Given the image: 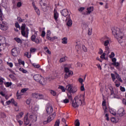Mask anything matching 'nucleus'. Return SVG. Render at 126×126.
I'll return each mask as SVG.
<instances>
[{
    "label": "nucleus",
    "mask_w": 126,
    "mask_h": 126,
    "mask_svg": "<svg viewBox=\"0 0 126 126\" xmlns=\"http://www.w3.org/2000/svg\"><path fill=\"white\" fill-rule=\"evenodd\" d=\"M112 32L115 38L117 39L119 43L121 44V46H124V40L123 37H124V33L121 32V30L119 28H113L112 29Z\"/></svg>",
    "instance_id": "f257e3e1"
},
{
    "label": "nucleus",
    "mask_w": 126,
    "mask_h": 126,
    "mask_svg": "<svg viewBox=\"0 0 126 126\" xmlns=\"http://www.w3.org/2000/svg\"><path fill=\"white\" fill-rule=\"evenodd\" d=\"M84 97H85L84 94H80L75 96L72 100V107L73 108H78L79 106H81V104L84 103V101H85Z\"/></svg>",
    "instance_id": "f03ea898"
},
{
    "label": "nucleus",
    "mask_w": 126,
    "mask_h": 126,
    "mask_svg": "<svg viewBox=\"0 0 126 126\" xmlns=\"http://www.w3.org/2000/svg\"><path fill=\"white\" fill-rule=\"evenodd\" d=\"M67 87V91L69 93V94H67L68 99L69 100L72 101V94H71V93L73 94V93H76L77 92V88L76 86H72V85H68Z\"/></svg>",
    "instance_id": "7ed1b4c3"
},
{
    "label": "nucleus",
    "mask_w": 126,
    "mask_h": 126,
    "mask_svg": "<svg viewBox=\"0 0 126 126\" xmlns=\"http://www.w3.org/2000/svg\"><path fill=\"white\" fill-rule=\"evenodd\" d=\"M56 112H54L53 114L51 115L47 119V121H44L43 122V125H47L48 123H51L55 118H56Z\"/></svg>",
    "instance_id": "20e7f679"
},
{
    "label": "nucleus",
    "mask_w": 126,
    "mask_h": 126,
    "mask_svg": "<svg viewBox=\"0 0 126 126\" xmlns=\"http://www.w3.org/2000/svg\"><path fill=\"white\" fill-rule=\"evenodd\" d=\"M26 27V25L25 24H23L21 27V34L22 36L24 37H26V38H27L28 37V35H26V32H25V28Z\"/></svg>",
    "instance_id": "39448f33"
},
{
    "label": "nucleus",
    "mask_w": 126,
    "mask_h": 126,
    "mask_svg": "<svg viewBox=\"0 0 126 126\" xmlns=\"http://www.w3.org/2000/svg\"><path fill=\"white\" fill-rule=\"evenodd\" d=\"M11 54L13 57H17L19 54V51L17 48H13L11 50Z\"/></svg>",
    "instance_id": "423d86ee"
},
{
    "label": "nucleus",
    "mask_w": 126,
    "mask_h": 126,
    "mask_svg": "<svg viewBox=\"0 0 126 126\" xmlns=\"http://www.w3.org/2000/svg\"><path fill=\"white\" fill-rule=\"evenodd\" d=\"M36 36L35 35H32L31 36V40L32 42H34L36 44H39L40 43V40L38 38H36Z\"/></svg>",
    "instance_id": "0eeeda50"
},
{
    "label": "nucleus",
    "mask_w": 126,
    "mask_h": 126,
    "mask_svg": "<svg viewBox=\"0 0 126 126\" xmlns=\"http://www.w3.org/2000/svg\"><path fill=\"white\" fill-rule=\"evenodd\" d=\"M30 121H31V122H32V123H35V122H36L37 121V115H31L30 116Z\"/></svg>",
    "instance_id": "6e6552de"
},
{
    "label": "nucleus",
    "mask_w": 126,
    "mask_h": 126,
    "mask_svg": "<svg viewBox=\"0 0 126 126\" xmlns=\"http://www.w3.org/2000/svg\"><path fill=\"white\" fill-rule=\"evenodd\" d=\"M24 123L26 126H28L29 123H30V120L28 118V113L24 117Z\"/></svg>",
    "instance_id": "1a4fd4ad"
},
{
    "label": "nucleus",
    "mask_w": 126,
    "mask_h": 126,
    "mask_svg": "<svg viewBox=\"0 0 126 126\" xmlns=\"http://www.w3.org/2000/svg\"><path fill=\"white\" fill-rule=\"evenodd\" d=\"M42 78V76H41V75H39V74L34 75L33 76V78H34V80L35 81H37V82H39Z\"/></svg>",
    "instance_id": "9d476101"
},
{
    "label": "nucleus",
    "mask_w": 126,
    "mask_h": 126,
    "mask_svg": "<svg viewBox=\"0 0 126 126\" xmlns=\"http://www.w3.org/2000/svg\"><path fill=\"white\" fill-rule=\"evenodd\" d=\"M54 18L55 21H58V18H59V13H58L57 9H54Z\"/></svg>",
    "instance_id": "9b49d317"
},
{
    "label": "nucleus",
    "mask_w": 126,
    "mask_h": 126,
    "mask_svg": "<svg viewBox=\"0 0 126 126\" xmlns=\"http://www.w3.org/2000/svg\"><path fill=\"white\" fill-rule=\"evenodd\" d=\"M53 111H54V109H53V107L51 106H49L46 108V112L48 115H50V114H52V113H53Z\"/></svg>",
    "instance_id": "f8f14e48"
},
{
    "label": "nucleus",
    "mask_w": 126,
    "mask_h": 126,
    "mask_svg": "<svg viewBox=\"0 0 126 126\" xmlns=\"http://www.w3.org/2000/svg\"><path fill=\"white\" fill-rule=\"evenodd\" d=\"M61 13L63 16H67L68 15V11L66 9H64L61 12Z\"/></svg>",
    "instance_id": "ddd939ff"
},
{
    "label": "nucleus",
    "mask_w": 126,
    "mask_h": 126,
    "mask_svg": "<svg viewBox=\"0 0 126 126\" xmlns=\"http://www.w3.org/2000/svg\"><path fill=\"white\" fill-rule=\"evenodd\" d=\"M38 82L39 83L41 84V85H46V84H47V80H45V78L42 77V78Z\"/></svg>",
    "instance_id": "4468645a"
},
{
    "label": "nucleus",
    "mask_w": 126,
    "mask_h": 126,
    "mask_svg": "<svg viewBox=\"0 0 126 126\" xmlns=\"http://www.w3.org/2000/svg\"><path fill=\"white\" fill-rule=\"evenodd\" d=\"M118 115L119 117H123L125 115V110L120 109L118 111Z\"/></svg>",
    "instance_id": "2eb2a0df"
},
{
    "label": "nucleus",
    "mask_w": 126,
    "mask_h": 126,
    "mask_svg": "<svg viewBox=\"0 0 126 126\" xmlns=\"http://www.w3.org/2000/svg\"><path fill=\"white\" fill-rule=\"evenodd\" d=\"M73 74V72L70 71L68 73L65 74L64 78L66 79L68 78L71 75Z\"/></svg>",
    "instance_id": "dca6fc26"
},
{
    "label": "nucleus",
    "mask_w": 126,
    "mask_h": 126,
    "mask_svg": "<svg viewBox=\"0 0 126 126\" xmlns=\"http://www.w3.org/2000/svg\"><path fill=\"white\" fill-rule=\"evenodd\" d=\"M41 9L42 11H43L44 12H46V11H48V9L47 8V4L45 5H41Z\"/></svg>",
    "instance_id": "f3484780"
},
{
    "label": "nucleus",
    "mask_w": 126,
    "mask_h": 126,
    "mask_svg": "<svg viewBox=\"0 0 126 126\" xmlns=\"http://www.w3.org/2000/svg\"><path fill=\"white\" fill-rule=\"evenodd\" d=\"M34 95H35V97L38 99H44V96L43 94H34Z\"/></svg>",
    "instance_id": "a211bd4d"
},
{
    "label": "nucleus",
    "mask_w": 126,
    "mask_h": 126,
    "mask_svg": "<svg viewBox=\"0 0 126 126\" xmlns=\"http://www.w3.org/2000/svg\"><path fill=\"white\" fill-rule=\"evenodd\" d=\"M66 25L69 27H71V25H72V21L71 20V19H68V21L66 23Z\"/></svg>",
    "instance_id": "6ab92c4d"
},
{
    "label": "nucleus",
    "mask_w": 126,
    "mask_h": 126,
    "mask_svg": "<svg viewBox=\"0 0 126 126\" xmlns=\"http://www.w3.org/2000/svg\"><path fill=\"white\" fill-rule=\"evenodd\" d=\"M87 10L88 13H89V14H90V13H91V12H92V11L94 10V7H93V6L90 7L89 8H88Z\"/></svg>",
    "instance_id": "aec40b11"
},
{
    "label": "nucleus",
    "mask_w": 126,
    "mask_h": 126,
    "mask_svg": "<svg viewBox=\"0 0 126 126\" xmlns=\"http://www.w3.org/2000/svg\"><path fill=\"white\" fill-rule=\"evenodd\" d=\"M23 115H24V113H23V112H21L18 115H17L16 117L18 119H21Z\"/></svg>",
    "instance_id": "412c9836"
},
{
    "label": "nucleus",
    "mask_w": 126,
    "mask_h": 126,
    "mask_svg": "<svg viewBox=\"0 0 126 126\" xmlns=\"http://www.w3.org/2000/svg\"><path fill=\"white\" fill-rule=\"evenodd\" d=\"M39 3L40 5H44L45 4H47V1L46 0H41Z\"/></svg>",
    "instance_id": "4be33fe9"
},
{
    "label": "nucleus",
    "mask_w": 126,
    "mask_h": 126,
    "mask_svg": "<svg viewBox=\"0 0 126 126\" xmlns=\"http://www.w3.org/2000/svg\"><path fill=\"white\" fill-rule=\"evenodd\" d=\"M116 78L119 80V81H120L122 83H123V80L122 79V78H121V76H120V75L119 74H117L116 75Z\"/></svg>",
    "instance_id": "5701e85b"
},
{
    "label": "nucleus",
    "mask_w": 126,
    "mask_h": 126,
    "mask_svg": "<svg viewBox=\"0 0 126 126\" xmlns=\"http://www.w3.org/2000/svg\"><path fill=\"white\" fill-rule=\"evenodd\" d=\"M62 43L63 44H67V37H64L62 39Z\"/></svg>",
    "instance_id": "b1692460"
},
{
    "label": "nucleus",
    "mask_w": 126,
    "mask_h": 126,
    "mask_svg": "<svg viewBox=\"0 0 126 126\" xmlns=\"http://www.w3.org/2000/svg\"><path fill=\"white\" fill-rule=\"evenodd\" d=\"M5 85L6 87H10V86H11L12 85V83L7 82L5 83Z\"/></svg>",
    "instance_id": "393cba45"
},
{
    "label": "nucleus",
    "mask_w": 126,
    "mask_h": 126,
    "mask_svg": "<svg viewBox=\"0 0 126 126\" xmlns=\"http://www.w3.org/2000/svg\"><path fill=\"white\" fill-rule=\"evenodd\" d=\"M75 126H80V122H79V120L76 119L75 121Z\"/></svg>",
    "instance_id": "a878e982"
},
{
    "label": "nucleus",
    "mask_w": 126,
    "mask_h": 126,
    "mask_svg": "<svg viewBox=\"0 0 126 126\" xmlns=\"http://www.w3.org/2000/svg\"><path fill=\"white\" fill-rule=\"evenodd\" d=\"M49 92L51 94H52V95H53V96H56L57 95V93L56 92H55L54 91L50 90L49 91Z\"/></svg>",
    "instance_id": "bb28decb"
},
{
    "label": "nucleus",
    "mask_w": 126,
    "mask_h": 126,
    "mask_svg": "<svg viewBox=\"0 0 126 126\" xmlns=\"http://www.w3.org/2000/svg\"><path fill=\"white\" fill-rule=\"evenodd\" d=\"M9 77L11 78V79H13V80H15L16 79V77H15V76H14L13 74H10L9 75Z\"/></svg>",
    "instance_id": "cd10ccee"
},
{
    "label": "nucleus",
    "mask_w": 126,
    "mask_h": 126,
    "mask_svg": "<svg viewBox=\"0 0 126 126\" xmlns=\"http://www.w3.org/2000/svg\"><path fill=\"white\" fill-rule=\"evenodd\" d=\"M59 89H61L62 92H65V89H64V87L63 86H60L58 87Z\"/></svg>",
    "instance_id": "c85d7f7f"
},
{
    "label": "nucleus",
    "mask_w": 126,
    "mask_h": 126,
    "mask_svg": "<svg viewBox=\"0 0 126 126\" xmlns=\"http://www.w3.org/2000/svg\"><path fill=\"white\" fill-rule=\"evenodd\" d=\"M34 10L36 12L37 15H40V10L37 7L34 8Z\"/></svg>",
    "instance_id": "c756f323"
},
{
    "label": "nucleus",
    "mask_w": 126,
    "mask_h": 126,
    "mask_svg": "<svg viewBox=\"0 0 126 126\" xmlns=\"http://www.w3.org/2000/svg\"><path fill=\"white\" fill-rule=\"evenodd\" d=\"M105 51L107 54H110V52H111V50H110V48L108 46H105Z\"/></svg>",
    "instance_id": "7c9ffc66"
},
{
    "label": "nucleus",
    "mask_w": 126,
    "mask_h": 126,
    "mask_svg": "<svg viewBox=\"0 0 126 126\" xmlns=\"http://www.w3.org/2000/svg\"><path fill=\"white\" fill-rule=\"evenodd\" d=\"M64 62H65V57L61 58L59 63H63Z\"/></svg>",
    "instance_id": "2f4dec72"
},
{
    "label": "nucleus",
    "mask_w": 126,
    "mask_h": 126,
    "mask_svg": "<svg viewBox=\"0 0 126 126\" xmlns=\"http://www.w3.org/2000/svg\"><path fill=\"white\" fill-rule=\"evenodd\" d=\"M111 64L112 65H114V66H116L117 67L119 66V65H120V63H117V62L113 63H111Z\"/></svg>",
    "instance_id": "473e14b6"
},
{
    "label": "nucleus",
    "mask_w": 126,
    "mask_h": 126,
    "mask_svg": "<svg viewBox=\"0 0 126 126\" xmlns=\"http://www.w3.org/2000/svg\"><path fill=\"white\" fill-rule=\"evenodd\" d=\"M18 62L19 64H23V65H24V64H25V63L24 62V61H22V60H21V59H19L18 60Z\"/></svg>",
    "instance_id": "72a5a7b5"
},
{
    "label": "nucleus",
    "mask_w": 126,
    "mask_h": 126,
    "mask_svg": "<svg viewBox=\"0 0 126 126\" xmlns=\"http://www.w3.org/2000/svg\"><path fill=\"white\" fill-rule=\"evenodd\" d=\"M32 65L33 66H34V67H35L36 68H39V67H40V65L39 64H36V63H32Z\"/></svg>",
    "instance_id": "f704fd0d"
},
{
    "label": "nucleus",
    "mask_w": 126,
    "mask_h": 126,
    "mask_svg": "<svg viewBox=\"0 0 126 126\" xmlns=\"http://www.w3.org/2000/svg\"><path fill=\"white\" fill-rule=\"evenodd\" d=\"M111 76L113 81H115V80L116 79V77L115 76V74L111 73Z\"/></svg>",
    "instance_id": "c9c22d12"
},
{
    "label": "nucleus",
    "mask_w": 126,
    "mask_h": 126,
    "mask_svg": "<svg viewBox=\"0 0 126 126\" xmlns=\"http://www.w3.org/2000/svg\"><path fill=\"white\" fill-rule=\"evenodd\" d=\"M14 39L16 42H17V43H21V42H22V40H21L19 38H15Z\"/></svg>",
    "instance_id": "e433bc0d"
},
{
    "label": "nucleus",
    "mask_w": 126,
    "mask_h": 126,
    "mask_svg": "<svg viewBox=\"0 0 126 126\" xmlns=\"http://www.w3.org/2000/svg\"><path fill=\"white\" fill-rule=\"evenodd\" d=\"M64 71L66 73H68V72H69V71H69V69L67 67H65L64 68Z\"/></svg>",
    "instance_id": "4c0bfd02"
},
{
    "label": "nucleus",
    "mask_w": 126,
    "mask_h": 126,
    "mask_svg": "<svg viewBox=\"0 0 126 126\" xmlns=\"http://www.w3.org/2000/svg\"><path fill=\"white\" fill-rule=\"evenodd\" d=\"M54 126H60V120H58L56 121Z\"/></svg>",
    "instance_id": "58836bf2"
},
{
    "label": "nucleus",
    "mask_w": 126,
    "mask_h": 126,
    "mask_svg": "<svg viewBox=\"0 0 126 126\" xmlns=\"http://www.w3.org/2000/svg\"><path fill=\"white\" fill-rule=\"evenodd\" d=\"M105 56H106V53H104L103 54H102L100 56V59H103L104 60H106V58L105 57Z\"/></svg>",
    "instance_id": "ea45409f"
},
{
    "label": "nucleus",
    "mask_w": 126,
    "mask_h": 126,
    "mask_svg": "<svg viewBox=\"0 0 126 126\" xmlns=\"http://www.w3.org/2000/svg\"><path fill=\"white\" fill-rule=\"evenodd\" d=\"M110 43V41H109V40H106L104 41V46H108V44H109Z\"/></svg>",
    "instance_id": "a19ab883"
},
{
    "label": "nucleus",
    "mask_w": 126,
    "mask_h": 126,
    "mask_svg": "<svg viewBox=\"0 0 126 126\" xmlns=\"http://www.w3.org/2000/svg\"><path fill=\"white\" fill-rule=\"evenodd\" d=\"M78 81H79V82L80 83L81 85H83V79H82L81 78H79V79H78Z\"/></svg>",
    "instance_id": "79ce46f5"
},
{
    "label": "nucleus",
    "mask_w": 126,
    "mask_h": 126,
    "mask_svg": "<svg viewBox=\"0 0 126 126\" xmlns=\"http://www.w3.org/2000/svg\"><path fill=\"white\" fill-rule=\"evenodd\" d=\"M17 20H18V21H19L20 22H23V21H24V19H22L21 18V17H17Z\"/></svg>",
    "instance_id": "37998d69"
},
{
    "label": "nucleus",
    "mask_w": 126,
    "mask_h": 126,
    "mask_svg": "<svg viewBox=\"0 0 126 126\" xmlns=\"http://www.w3.org/2000/svg\"><path fill=\"white\" fill-rule=\"evenodd\" d=\"M115 57V53L114 52H111V55H109L110 59H113Z\"/></svg>",
    "instance_id": "c03bdc74"
},
{
    "label": "nucleus",
    "mask_w": 126,
    "mask_h": 126,
    "mask_svg": "<svg viewBox=\"0 0 126 126\" xmlns=\"http://www.w3.org/2000/svg\"><path fill=\"white\" fill-rule=\"evenodd\" d=\"M63 102L64 104H67V103L69 102V100L68 99H65L63 100Z\"/></svg>",
    "instance_id": "a18cd8bd"
},
{
    "label": "nucleus",
    "mask_w": 126,
    "mask_h": 126,
    "mask_svg": "<svg viewBox=\"0 0 126 126\" xmlns=\"http://www.w3.org/2000/svg\"><path fill=\"white\" fill-rule=\"evenodd\" d=\"M15 27H16L17 28H19V29H20V26H19V24H18V22H16L15 24Z\"/></svg>",
    "instance_id": "49530a36"
},
{
    "label": "nucleus",
    "mask_w": 126,
    "mask_h": 126,
    "mask_svg": "<svg viewBox=\"0 0 126 126\" xmlns=\"http://www.w3.org/2000/svg\"><path fill=\"white\" fill-rule=\"evenodd\" d=\"M26 91H27V89H26V88H24V89H23L21 90V92L22 93H25V92H26Z\"/></svg>",
    "instance_id": "de8ad7c7"
},
{
    "label": "nucleus",
    "mask_w": 126,
    "mask_h": 126,
    "mask_svg": "<svg viewBox=\"0 0 126 126\" xmlns=\"http://www.w3.org/2000/svg\"><path fill=\"white\" fill-rule=\"evenodd\" d=\"M84 9H85V8L82 7H80V8H79L78 11H80L81 12H82V11H83V10H84Z\"/></svg>",
    "instance_id": "09e8293b"
},
{
    "label": "nucleus",
    "mask_w": 126,
    "mask_h": 126,
    "mask_svg": "<svg viewBox=\"0 0 126 126\" xmlns=\"http://www.w3.org/2000/svg\"><path fill=\"white\" fill-rule=\"evenodd\" d=\"M21 5H22L21 2H18L17 4V7H21Z\"/></svg>",
    "instance_id": "8fccbe9b"
},
{
    "label": "nucleus",
    "mask_w": 126,
    "mask_h": 126,
    "mask_svg": "<svg viewBox=\"0 0 126 126\" xmlns=\"http://www.w3.org/2000/svg\"><path fill=\"white\" fill-rule=\"evenodd\" d=\"M82 49L84 52H87V48L85 47V45H82Z\"/></svg>",
    "instance_id": "3c124183"
},
{
    "label": "nucleus",
    "mask_w": 126,
    "mask_h": 126,
    "mask_svg": "<svg viewBox=\"0 0 126 126\" xmlns=\"http://www.w3.org/2000/svg\"><path fill=\"white\" fill-rule=\"evenodd\" d=\"M30 51L31 53H35L36 52V49L35 48H31Z\"/></svg>",
    "instance_id": "603ef678"
},
{
    "label": "nucleus",
    "mask_w": 126,
    "mask_h": 126,
    "mask_svg": "<svg viewBox=\"0 0 126 126\" xmlns=\"http://www.w3.org/2000/svg\"><path fill=\"white\" fill-rule=\"evenodd\" d=\"M84 90H85V89L84 88V85L83 84L81 86V91H84Z\"/></svg>",
    "instance_id": "864d4df0"
},
{
    "label": "nucleus",
    "mask_w": 126,
    "mask_h": 126,
    "mask_svg": "<svg viewBox=\"0 0 126 126\" xmlns=\"http://www.w3.org/2000/svg\"><path fill=\"white\" fill-rule=\"evenodd\" d=\"M45 35H46V32H45V31H43L41 33V37H45Z\"/></svg>",
    "instance_id": "5fc2aeb1"
},
{
    "label": "nucleus",
    "mask_w": 126,
    "mask_h": 126,
    "mask_svg": "<svg viewBox=\"0 0 126 126\" xmlns=\"http://www.w3.org/2000/svg\"><path fill=\"white\" fill-rule=\"evenodd\" d=\"M120 90L121 91H122V92H125V91H126V89L122 86H121Z\"/></svg>",
    "instance_id": "6e6d98bb"
},
{
    "label": "nucleus",
    "mask_w": 126,
    "mask_h": 126,
    "mask_svg": "<svg viewBox=\"0 0 126 126\" xmlns=\"http://www.w3.org/2000/svg\"><path fill=\"white\" fill-rule=\"evenodd\" d=\"M2 15H3L2 13H0V20L1 21H2L3 20V19H2Z\"/></svg>",
    "instance_id": "4d7b16f0"
},
{
    "label": "nucleus",
    "mask_w": 126,
    "mask_h": 126,
    "mask_svg": "<svg viewBox=\"0 0 126 126\" xmlns=\"http://www.w3.org/2000/svg\"><path fill=\"white\" fill-rule=\"evenodd\" d=\"M111 121L112 122V123H115L116 122V119L114 117H112L111 118Z\"/></svg>",
    "instance_id": "13d9d810"
},
{
    "label": "nucleus",
    "mask_w": 126,
    "mask_h": 126,
    "mask_svg": "<svg viewBox=\"0 0 126 126\" xmlns=\"http://www.w3.org/2000/svg\"><path fill=\"white\" fill-rule=\"evenodd\" d=\"M110 95H114V96H116V94L114 92V90L110 92Z\"/></svg>",
    "instance_id": "bf43d9fd"
},
{
    "label": "nucleus",
    "mask_w": 126,
    "mask_h": 126,
    "mask_svg": "<svg viewBox=\"0 0 126 126\" xmlns=\"http://www.w3.org/2000/svg\"><path fill=\"white\" fill-rule=\"evenodd\" d=\"M31 0V1H32V5H33V8H35L36 7H36V5H35V3H34V0Z\"/></svg>",
    "instance_id": "052dcab7"
},
{
    "label": "nucleus",
    "mask_w": 126,
    "mask_h": 126,
    "mask_svg": "<svg viewBox=\"0 0 126 126\" xmlns=\"http://www.w3.org/2000/svg\"><path fill=\"white\" fill-rule=\"evenodd\" d=\"M98 54H99V55H102V54H103V50H102V49H99V52Z\"/></svg>",
    "instance_id": "680f3d73"
},
{
    "label": "nucleus",
    "mask_w": 126,
    "mask_h": 126,
    "mask_svg": "<svg viewBox=\"0 0 126 126\" xmlns=\"http://www.w3.org/2000/svg\"><path fill=\"white\" fill-rule=\"evenodd\" d=\"M18 123L19 124V126H22V124H23V122L21 121V120H19Z\"/></svg>",
    "instance_id": "e2e57ef3"
},
{
    "label": "nucleus",
    "mask_w": 126,
    "mask_h": 126,
    "mask_svg": "<svg viewBox=\"0 0 126 126\" xmlns=\"http://www.w3.org/2000/svg\"><path fill=\"white\" fill-rule=\"evenodd\" d=\"M112 61L113 63H116V62H117V59H116V58H112Z\"/></svg>",
    "instance_id": "0e129e2a"
},
{
    "label": "nucleus",
    "mask_w": 126,
    "mask_h": 126,
    "mask_svg": "<svg viewBox=\"0 0 126 126\" xmlns=\"http://www.w3.org/2000/svg\"><path fill=\"white\" fill-rule=\"evenodd\" d=\"M30 103H31V102L30 101V99H27V105H30Z\"/></svg>",
    "instance_id": "69168bd1"
},
{
    "label": "nucleus",
    "mask_w": 126,
    "mask_h": 126,
    "mask_svg": "<svg viewBox=\"0 0 126 126\" xmlns=\"http://www.w3.org/2000/svg\"><path fill=\"white\" fill-rule=\"evenodd\" d=\"M51 35V32H50V31H48L47 32L46 35L47 36H50Z\"/></svg>",
    "instance_id": "338daca9"
},
{
    "label": "nucleus",
    "mask_w": 126,
    "mask_h": 126,
    "mask_svg": "<svg viewBox=\"0 0 126 126\" xmlns=\"http://www.w3.org/2000/svg\"><path fill=\"white\" fill-rule=\"evenodd\" d=\"M8 65L10 66V67H12V66H13V64H12V63H9Z\"/></svg>",
    "instance_id": "774afa93"
}]
</instances>
